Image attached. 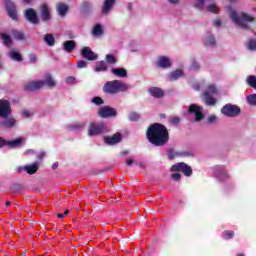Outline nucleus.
<instances>
[{
  "mask_svg": "<svg viewBox=\"0 0 256 256\" xmlns=\"http://www.w3.org/2000/svg\"><path fill=\"white\" fill-rule=\"evenodd\" d=\"M230 19L235 23L236 25H239L242 29H247L248 31L251 29L247 23H255V17L242 12L241 15H237V12L235 10H232L230 12Z\"/></svg>",
  "mask_w": 256,
  "mask_h": 256,
  "instance_id": "7ed1b4c3",
  "label": "nucleus"
},
{
  "mask_svg": "<svg viewBox=\"0 0 256 256\" xmlns=\"http://www.w3.org/2000/svg\"><path fill=\"white\" fill-rule=\"evenodd\" d=\"M247 84L249 87H252V89H256V76L250 75L247 78Z\"/></svg>",
  "mask_w": 256,
  "mask_h": 256,
  "instance_id": "72a5a7b5",
  "label": "nucleus"
},
{
  "mask_svg": "<svg viewBox=\"0 0 256 256\" xmlns=\"http://www.w3.org/2000/svg\"><path fill=\"white\" fill-rule=\"evenodd\" d=\"M10 57L13 61H18V62L23 61V57H21V54L15 50H12L10 52Z\"/></svg>",
  "mask_w": 256,
  "mask_h": 256,
  "instance_id": "7c9ffc66",
  "label": "nucleus"
},
{
  "mask_svg": "<svg viewBox=\"0 0 256 256\" xmlns=\"http://www.w3.org/2000/svg\"><path fill=\"white\" fill-rule=\"evenodd\" d=\"M107 69H108L107 62L102 60V61L96 62L94 71H96V73H101V72L107 71Z\"/></svg>",
  "mask_w": 256,
  "mask_h": 256,
  "instance_id": "412c9836",
  "label": "nucleus"
},
{
  "mask_svg": "<svg viewBox=\"0 0 256 256\" xmlns=\"http://www.w3.org/2000/svg\"><path fill=\"white\" fill-rule=\"evenodd\" d=\"M24 17L32 25H38L39 23V16H37V12L33 8L26 9Z\"/></svg>",
  "mask_w": 256,
  "mask_h": 256,
  "instance_id": "f8f14e48",
  "label": "nucleus"
},
{
  "mask_svg": "<svg viewBox=\"0 0 256 256\" xmlns=\"http://www.w3.org/2000/svg\"><path fill=\"white\" fill-rule=\"evenodd\" d=\"M148 93L151 97H154V99H163V97H165V91L159 87H151Z\"/></svg>",
  "mask_w": 256,
  "mask_h": 256,
  "instance_id": "a211bd4d",
  "label": "nucleus"
},
{
  "mask_svg": "<svg viewBox=\"0 0 256 256\" xmlns=\"http://www.w3.org/2000/svg\"><path fill=\"white\" fill-rule=\"evenodd\" d=\"M63 50L66 51V53H71L75 51V47H77V43L73 40H67L63 43Z\"/></svg>",
  "mask_w": 256,
  "mask_h": 256,
  "instance_id": "aec40b11",
  "label": "nucleus"
},
{
  "mask_svg": "<svg viewBox=\"0 0 256 256\" xmlns=\"http://www.w3.org/2000/svg\"><path fill=\"white\" fill-rule=\"evenodd\" d=\"M111 73H113L116 77H127V70L125 68H112Z\"/></svg>",
  "mask_w": 256,
  "mask_h": 256,
  "instance_id": "4be33fe9",
  "label": "nucleus"
},
{
  "mask_svg": "<svg viewBox=\"0 0 256 256\" xmlns=\"http://www.w3.org/2000/svg\"><path fill=\"white\" fill-rule=\"evenodd\" d=\"M115 3H117V0H104L102 14L108 15L111 9H113V5H115Z\"/></svg>",
  "mask_w": 256,
  "mask_h": 256,
  "instance_id": "6ab92c4d",
  "label": "nucleus"
},
{
  "mask_svg": "<svg viewBox=\"0 0 256 256\" xmlns=\"http://www.w3.org/2000/svg\"><path fill=\"white\" fill-rule=\"evenodd\" d=\"M66 81L67 83H75V77L69 76Z\"/></svg>",
  "mask_w": 256,
  "mask_h": 256,
  "instance_id": "bf43d9fd",
  "label": "nucleus"
},
{
  "mask_svg": "<svg viewBox=\"0 0 256 256\" xmlns=\"http://www.w3.org/2000/svg\"><path fill=\"white\" fill-rule=\"evenodd\" d=\"M12 113L11 102L9 100L1 99L0 100V117L2 119H7Z\"/></svg>",
  "mask_w": 256,
  "mask_h": 256,
  "instance_id": "6e6552de",
  "label": "nucleus"
},
{
  "mask_svg": "<svg viewBox=\"0 0 256 256\" xmlns=\"http://www.w3.org/2000/svg\"><path fill=\"white\" fill-rule=\"evenodd\" d=\"M247 102L249 103V105L256 106V94L249 95L247 97Z\"/></svg>",
  "mask_w": 256,
  "mask_h": 256,
  "instance_id": "c03bdc74",
  "label": "nucleus"
},
{
  "mask_svg": "<svg viewBox=\"0 0 256 256\" xmlns=\"http://www.w3.org/2000/svg\"><path fill=\"white\" fill-rule=\"evenodd\" d=\"M207 11H210V13H217V6L215 4H210L207 7Z\"/></svg>",
  "mask_w": 256,
  "mask_h": 256,
  "instance_id": "8fccbe9b",
  "label": "nucleus"
},
{
  "mask_svg": "<svg viewBox=\"0 0 256 256\" xmlns=\"http://www.w3.org/2000/svg\"><path fill=\"white\" fill-rule=\"evenodd\" d=\"M203 106H197L196 104H191L188 107V113L189 115H194V121H196V123H199V121H203V119H205V114H203Z\"/></svg>",
  "mask_w": 256,
  "mask_h": 256,
  "instance_id": "423d86ee",
  "label": "nucleus"
},
{
  "mask_svg": "<svg viewBox=\"0 0 256 256\" xmlns=\"http://www.w3.org/2000/svg\"><path fill=\"white\" fill-rule=\"evenodd\" d=\"M45 85L48 87H55V80H53V77L47 76L46 80L44 81Z\"/></svg>",
  "mask_w": 256,
  "mask_h": 256,
  "instance_id": "79ce46f5",
  "label": "nucleus"
},
{
  "mask_svg": "<svg viewBox=\"0 0 256 256\" xmlns=\"http://www.w3.org/2000/svg\"><path fill=\"white\" fill-rule=\"evenodd\" d=\"M129 121H139L141 119V115L137 112H132L128 116Z\"/></svg>",
  "mask_w": 256,
  "mask_h": 256,
  "instance_id": "58836bf2",
  "label": "nucleus"
},
{
  "mask_svg": "<svg viewBox=\"0 0 256 256\" xmlns=\"http://www.w3.org/2000/svg\"><path fill=\"white\" fill-rule=\"evenodd\" d=\"M194 7L199 9V11H203V8L205 7V0H198V3H196Z\"/></svg>",
  "mask_w": 256,
  "mask_h": 256,
  "instance_id": "de8ad7c7",
  "label": "nucleus"
},
{
  "mask_svg": "<svg viewBox=\"0 0 256 256\" xmlns=\"http://www.w3.org/2000/svg\"><path fill=\"white\" fill-rule=\"evenodd\" d=\"M1 39L4 41V45H11V36L5 33L0 34Z\"/></svg>",
  "mask_w": 256,
  "mask_h": 256,
  "instance_id": "a19ab883",
  "label": "nucleus"
},
{
  "mask_svg": "<svg viewBox=\"0 0 256 256\" xmlns=\"http://www.w3.org/2000/svg\"><path fill=\"white\" fill-rule=\"evenodd\" d=\"M169 3H172L173 5H177L179 3V0H168Z\"/></svg>",
  "mask_w": 256,
  "mask_h": 256,
  "instance_id": "0e129e2a",
  "label": "nucleus"
},
{
  "mask_svg": "<svg viewBox=\"0 0 256 256\" xmlns=\"http://www.w3.org/2000/svg\"><path fill=\"white\" fill-rule=\"evenodd\" d=\"M204 93H207L208 95H217L218 90L217 87H215V85L211 84L207 86Z\"/></svg>",
  "mask_w": 256,
  "mask_h": 256,
  "instance_id": "2f4dec72",
  "label": "nucleus"
},
{
  "mask_svg": "<svg viewBox=\"0 0 256 256\" xmlns=\"http://www.w3.org/2000/svg\"><path fill=\"white\" fill-rule=\"evenodd\" d=\"M217 120V116H210L208 117V123H214Z\"/></svg>",
  "mask_w": 256,
  "mask_h": 256,
  "instance_id": "13d9d810",
  "label": "nucleus"
},
{
  "mask_svg": "<svg viewBox=\"0 0 256 256\" xmlns=\"http://www.w3.org/2000/svg\"><path fill=\"white\" fill-rule=\"evenodd\" d=\"M221 113L226 117H237L241 113V108L237 105L226 104L222 107Z\"/></svg>",
  "mask_w": 256,
  "mask_h": 256,
  "instance_id": "39448f33",
  "label": "nucleus"
},
{
  "mask_svg": "<svg viewBox=\"0 0 256 256\" xmlns=\"http://www.w3.org/2000/svg\"><path fill=\"white\" fill-rule=\"evenodd\" d=\"M92 103H94V105H103L105 101H103V98L97 96L92 99Z\"/></svg>",
  "mask_w": 256,
  "mask_h": 256,
  "instance_id": "49530a36",
  "label": "nucleus"
},
{
  "mask_svg": "<svg viewBox=\"0 0 256 256\" xmlns=\"http://www.w3.org/2000/svg\"><path fill=\"white\" fill-rule=\"evenodd\" d=\"M81 9L84 11V13H89V11H91V2H83Z\"/></svg>",
  "mask_w": 256,
  "mask_h": 256,
  "instance_id": "ea45409f",
  "label": "nucleus"
},
{
  "mask_svg": "<svg viewBox=\"0 0 256 256\" xmlns=\"http://www.w3.org/2000/svg\"><path fill=\"white\" fill-rule=\"evenodd\" d=\"M81 55L83 59H87V61H96L98 59V55L91 50V48L84 46L81 50Z\"/></svg>",
  "mask_w": 256,
  "mask_h": 256,
  "instance_id": "ddd939ff",
  "label": "nucleus"
},
{
  "mask_svg": "<svg viewBox=\"0 0 256 256\" xmlns=\"http://www.w3.org/2000/svg\"><path fill=\"white\" fill-rule=\"evenodd\" d=\"M4 1H5L8 17H10V19H12L13 21H17L19 17L17 16V7L15 6V3H13L11 0H4Z\"/></svg>",
  "mask_w": 256,
  "mask_h": 256,
  "instance_id": "9b49d317",
  "label": "nucleus"
},
{
  "mask_svg": "<svg viewBox=\"0 0 256 256\" xmlns=\"http://www.w3.org/2000/svg\"><path fill=\"white\" fill-rule=\"evenodd\" d=\"M133 163H135V161L133 159H131V158L126 159V165L128 167H131V165H133Z\"/></svg>",
  "mask_w": 256,
  "mask_h": 256,
  "instance_id": "5fc2aeb1",
  "label": "nucleus"
},
{
  "mask_svg": "<svg viewBox=\"0 0 256 256\" xmlns=\"http://www.w3.org/2000/svg\"><path fill=\"white\" fill-rule=\"evenodd\" d=\"M44 42L48 47L55 46V36L53 34H45L44 35Z\"/></svg>",
  "mask_w": 256,
  "mask_h": 256,
  "instance_id": "cd10ccee",
  "label": "nucleus"
},
{
  "mask_svg": "<svg viewBox=\"0 0 256 256\" xmlns=\"http://www.w3.org/2000/svg\"><path fill=\"white\" fill-rule=\"evenodd\" d=\"M22 115H24V117H31V113L29 112V110H24L22 112Z\"/></svg>",
  "mask_w": 256,
  "mask_h": 256,
  "instance_id": "052dcab7",
  "label": "nucleus"
},
{
  "mask_svg": "<svg viewBox=\"0 0 256 256\" xmlns=\"http://www.w3.org/2000/svg\"><path fill=\"white\" fill-rule=\"evenodd\" d=\"M171 171L174 172H181L183 173L186 177H191V175H193V169L191 168V166L187 165L184 162H179L174 164L171 167Z\"/></svg>",
  "mask_w": 256,
  "mask_h": 256,
  "instance_id": "0eeeda50",
  "label": "nucleus"
},
{
  "mask_svg": "<svg viewBox=\"0 0 256 256\" xmlns=\"http://www.w3.org/2000/svg\"><path fill=\"white\" fill-rule=\"evenodd\" d=\"M57 217H58L59 219H63V217H65V214H63V213H58V214H57Z\"/></svg>",
  "mask_w": 256,
  "mask_h": 256,
  "instance_id": "338daca9",
  "label": "nucleus"
},
{
  "mask_svg": "<svg viewBox=\"0 0 256 256\" xmlns=\"http://www.w3.org/2000/svg\"><path fill=\"white\" fill-rule=\"evenodd\" d=\"M85 127V123L84 122H77L73 125L70 126V129H72L73 131L77 130V129H83Z\"/></svg>",
  "mask_w": 256,
  "mask_h": 256,
  "instance_id": "37998d69",
  "label": "nucleus"
},
{
  "mask_svg": "<svg viewBox=\"0 0 256 256\" xmlns=\"http://www.w3.org/2000/svg\"><path fill=\"white\" fill-rule=\"evenodd\" d=\"M177 155H179L177 152L170 150L168 153V159H175V157H177Z\"/></svg>",
  "mask_w": 256,
  "mask_h": 256,
  "instance_id": "3c124183",
  "label": "nucleus"
},
{
  "mask_svg": "<svg viewBox=\"0 0 256 256\" xmlns=\"http://www.w3.org/2000/svg\"><path fill=\"white\" fill-rule=\"evenodd\" d=\"M205 47H215L216 41H215V36H213L211 33L207 34V38L204 41Z\"/></svg>",
  "mask_w": 256,
  "mask_h": 256,
  "instance_id": "b1692460",
  "label": "nucleus"
},
{
  "mask_svg": "<svg viewBox=\"0 0 256 256\" xmlns=\"http://www.w3.org/2000/svg\"><path fill=\"white\" fill-rule=\"evenodd\" d=\"M98 115L102 119H110L111 117H117V110L110 106H104L98 111Z\"/></svg>",
  "mask_w": 256,
  "mask_h": 256,
  "instance_id": "1a4fd4ad",
  "label": "nucleus"
},
{
  "mask_svg": "<svg viewBox=\"0 0 256 256\" xmlns=\"http://www.w3.org/2000/svg\"><path fill=\"white\" fill-rule=\"evenodd\" d=\"M249 51H256V39H250L246 44Z\"/></svg>",
  "mask_w": 256,
  "mask_h": 256,
  "instance_id": "c9c22d12",
  "label": "nucleus"
},
{
  "mask_svg": "<svg viewBox=\"0 0 256 256\" xmlns=\"http://www.w3.org/2000/svg\"><path fill=\"white\" fill-rule=\"evenodd\" d=\"M24 170L28 173V175H35L37 171H39V165L37 163L28 165L24 167Z\"/></svg>",
  "mask_w": 256,
  "mask_h": 256,
  "instance_id": "393cba45",
  "label": "nucleus"
},
{
  "mask_svg": "<svg viewBox=\"0 0 256 256\" xmlns=\"http://www.w3.org/2000/svg\"><path fill=\"white\" fill-rule=\"evenodd\" d=\"M78 69H85L87 67V61L80 60L77 62Z\"/></svg>",
  "mask_w": 256,
  "mask_h": 256,
  "instance_id": "09e8293b",
  "label": "nucleus"
},
{
  "mask_svg": "<svg viewBox=\"0 0 256 256\" xmlns=\"http://www.w3.org/2000/svg\"><path fill=\"white\" fill-rule=\"evenodd\" d=\"M13 39H16V41H23L25 39V34L18 30H12L11 32Z\"/></svg>",
  "mask_w": 256,
  "mask_h": 256,
  "instance_id": "c85d7f7f",
  "label": "nucleus"
},
{
  "mask_svg": "<svg viewBox=\"0 0 256 256\" xmlns=\"http://www.w3.org/2000/svg\"><path fill=\"white\" fill-rule=\"evenodd\" d=\"M183 76V70H174L169 74L170 81H177V79H181Z\"/></svg>",
  "mask_w": 256,
  "mask_h": 256,
  "instance_id": "a878e982",
  "label": "nucleus"
},
{
  "mask_svg": "<svg viewBox=\"0 0 256 256\" xmlns=\"http://www.w3.org/2000/svg\"><path fill=\"white\" fill-rule=\"evenodd\" d=\"M121 139H123V135L116 133L112 136L105 137L104 141L107 145H117V143H121Z\"/></svg>",
  "mask_w": 256,
  "mask_h": 256,
  "instance_id": "2eb2a0df",
  "label": "nucleus"
},
{
  "mask_svg": "<svg viewBox=\"0 0 256 256\" xmlns=\"http://www.w3.org/2000/svg\"><path fill=\"white\" fill-rule=\"evenodd\" d=\"M171 65V59L167 56H160L156 61V67H159L160 69H169Z\"/></svg>",
  "mask_w": 256,
  "mask_h": 256,
  "instance_id": "4468645a",
  "label": "nucleus"
},
{
  "mask_svg": "<svg viewBox=\"0 0 256 256\" xmlns=\"http://www.w3.org/2000/svg\"><path fill=\"white\" fill-rule=\"evenodd\" d=\"M57 167H59V162H55V163L52 165V169H53V170L57 169Z\"/></svg>",
  "mask_w": 256,
  "mask_h": 256,
  "instance_id": "e2e57ef3",
  "label": "nucleus"
},
{
  "mask_svg": "<svg viewBox=\"0 0 256 256\" xmlns=\"http://www.w3.org/2000/svg\"><path fill=\"white\" fill-rule=\"evenodd\" d=\"M5 121L0 122V129H13L17 125V120L13 117L4 118Z\"/></svg>",
  "mask_w": 256,
  "mask_h": 256,
  "instance_id": "dca6fc26",
  "label": "nucleus"
},
{
  "mask_svg": "<svg viewBox=\"0 0 256 256\" xmlns=\"http://www.w3.org/2000/svg\"><path fill=\"white\" fill-rule=\"evenodd\" d=\"M181 177L182 175L179 173L172 174V179H174V181H181Z\"/></svg>",
  "mask_w": 256,
  "mask_h": 256,
  "instance_id": "603ef678",
  "label": "nucleus"
},
{
  "mask_svg": "<svg viewBox=\"0 0 256 256\" xmlns=\"http://www.w3.org/2000/svg\"><path fill=\"white\" fill-rule=\"evenodd\" d=\"M213 23H214L215 27H219L221 25L220 20H214Z\"/></svg>",
  "mask_w": 256,
  "mask_h": 256,
  "instance_id": "680f3d73",
  "label": "nucleus"
},
{
  "mask_svg": "<svg viewBox=\"0 0 256 256\" xmlns=\"http://www.w3.org/2000/svg\"><path fill=\"white\" fill-rule=\"evenodd\" d=\"M194 89H195L196 91H199V89H200L199 84L194 85Z\"/></svg>",
  "mask_w": 256,
  "mask_h": 256,
  "instance_id": "774afa93",
  "label": "nucleus"
},
{
  "mask_svg": "<svg viewBox=\"0 0 256 256\" xmlns=\"http://www.w3.org/2000/svg\"><path fill=\"white\" fill-rule=\"evenodd\" d=\"M57 11L60 17H65V15H67V11H69V7L64 3H59L57 5Z\"/></svg>",
  "mask_w": 256,
  "mask_h": 256,
  "instance_id": "5701e85b",
  "label": "nucleus"
},
{
  "mask_svg": "<svg viewBox=\"0 0 256 256\" xmlns=\"http://www.w3.org/2000/svg\"><path fill=\"white\" fill-rule=\"evenodd\" d=\"M92 34L95 36L103 35V28L101 27V24H97L94 27Z\"/></svg>",
  "mask_w": 256,
  "mask_h": 256,
  "instance_id": "e433bc0d",
  "label": "nucleus"
},
{
  "mask_svg": "<svg viewBox=\"0 0 256 256\" xmlns=\"http://www.w3.org/2000/svg\"><path fill=\"white\" fill-rule=\"evenodd\" d=\"M146 137L154 147H163L169 143V130L161 123H153L148 127Z\"/></svg>",
  "mask_w": 256,
  "mask_h": 256,
  "instance_id": "f257e3e1",
  "label": "nucleus"
},
{
  "mask_svg": "<svg viewBox=\"0 0 256 256\" xmlns=\"http://www.w3.org/2000/svg\"><path fill=\"white\" fill-rule=\"evenodd\" d=\"M195 71H197V70H199V63H197V62H193L192 63V66H191Z\"/></svg>",
  "mask_w": 256,
  "mask_h": 256,
  "instance_id": "4d7b16f0",
  "label": "nucleus"
},
{
  "mask_svg": "<svg viewBox=\"0 0 256 256\" xmlns=\"http://www.w3.org/2000/svg\"><path fill=\"white\" fill-rule=\"evenodd\" d=\"M40 13L42 17V21L47 22L51 19V11L49 10V6L47 3H44L40 6Z\"/></svg>",
  "mask_w": 256,
  "mask_h": 256,
  "instance_id": "f3484780",
  "label": "nucleus"
},
{
  "mask_svg": "<svg viewBox=\"0 0 256 256\" xmlns=\"http://www.w3.org/2000/svg\"><path fill=\"white\" fill-rule=\"evenodd\" d=\"M169 123L171 125H179V123H181V118L179 116H174L170 118Z\"/></svg>",
  "mask_w": 256,
  "mask_h": 256,
  "instance_id": "a18cd8bd",
  "label": "nucleus"
},
{
  "mask_svg": "<svg viewBox=\"0 0 256 256\" xmlns=\"http://www.w3.org/2000/svg\"><path fill=\"white\" fill-rule=\"evenodd\" d=\"M222 237L223 239H225L226 241L229 239H233V237H235V231H231V230H225L222 233Z\"/></svg>",
  "mask_w": 256,
  "mask_h": 256,
  "instance_id": "473e14b6",
  "label": "nucleus"
},
{
  "mask_svg": "<svg viewBox=\"0 0 256 256\" xmlns=\"http://www.w3.org/2000/svg\"><path fill=\"white\" fill-rule=\"evenodd\" d=\"M43 87H45V81H31L24 85V91H28L29 93H31L33 91H39V89H43Z\"/></svg>",
  "mask_w": 256,
  "mask_h": 256,
  "instance_id": "9d476101",
  "label": "nucleus"
},
{
  "mask_svg": "<svg viewBox=\"0 0 256 256\" xmlns=\"http://www.w3.org/2000/svg\"><path fill=\"white\" fill-rule=\"evenodd\" d=\"M7 145V140L0 137V148L5 147Z\"/></svg>",
  "mask_w": 256,
  "mask_h": 256,
  "instance_id": "6e6d98bb",
  "label": "nucleus"
},
{
  "mask_svg": "<svg viewBox=\"0 0 256 256\" xmlns=\"http://www.w3.org/2000/svg\"><path fill=\"white\" fill-rule=\"evenodd\" d=\"M203 97L206 105H209L210 107H213V105H216L217 99L213 98L208 93H203Z\"/></svg>",
  "mask_w": 256,
  "mask_h": 256,
  "instance_id": "bb28decb",
  "label": "nucleus"
},
{
  "mask_svg": "<svg viewBox=\"0 0 256 256\" xmlns=\"http://www.w3.org/2000/svg\"><path fill=\"white\" fill-rule=\"evenodd\" d=\"M23 186L21 184H13L10 188L11 193H21Z\"/></svg>",
  "mask_w": 256,
  "mask_h": 256,
  "instance_id": "f704fd0d",
  "label": "nucleus"
},
{
  "mask_svg": "<svg viewBox=\"0 0 256 256\" xmlns=\"http://www.w3.org/2000/svg\"><path fill=\"white\" fill-rule=\"evenodd\" d=\"M107 131V127L105 123H91L88 128V135L89 137H95L97 135H103Z\"/></svg>",
  "mask_w": 256,
  "mask_h": 256,
  "instance_id": "20e7f679",
  "label": "nucleus"
},
{
  "mask_svg": "<svg viewBox=\"0 0 256 256\" xmlns=\"http://www.w3.org/2000/svg\"><path fill=\"white\" fill-rule=\"evenodd\" d=\"M21 143H23V138H16L14 140L11 141H6V145L8 147H19V145H21Z\"/></svg>",
  "mask_w": 256,
  "mask_h": 256,
  "instance_id": "c756f323",
  "label": "nucleus"
},
{
  "mask_svg": "<svg viewBox=\"0 0 256 256\" xmlns=\"http://www.w3.org/2000/svg\"><path fill=\"white\" fill-rule=\"evenodd\" d=\"M128 89L129 85L121 80L108 81L103 86V91L108 95H117V93H123Z\"/></svg>",
  "mask_w": 256,
  "mask_h": 256,
  "instance_id": "f03ea898",
  "label": "nucleus"
},
{
  "mask_svg": "<svg viewBox=\"0 0 256 256\" xmlns=\"http://www.w3.org/2000/svg\"><path fill=\"white\" fill-rule=\"evenodd\" d=\"M106 61L110 65H115V63H117V58H115V55H113V54H107Z\"/></svg>",
  "mask_w": 256,
  "mask_h": 256,
  "instance_id": "4c0bfd02",
  "label": "nucleus"
},
{
  "mask_svg": "<svg viewBox=\"0 0 256 256\" xmlns=\"http://www.w3.org/2000/svg\"><path fill=\"white\" fill-rule=\"evenodd\" d=\"M30 63H37V55L35 54H30Z\"/></svg>",
  "mask_w": 256,
  "mask_h": 256,
  "instance_id": "864d4df0",
  "label": "nucleus"
},
{
  "mask_svg": "<svg viewBox=\"0 0 256 256\" xmlns=\"http://www.w3.org/2000/svg\"><path fill=\"white\" fill-rule=\"evenodd\" d=\"M127 7H128V11H133V4L132 3H129Z\"/></svg>",
  "mask_w": 256,
  "mask_h": 256,
  "instance_id": "69168bd1",
  "label": "nucleus"
}]
</instances>
